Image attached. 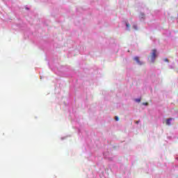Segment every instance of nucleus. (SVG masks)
Here are the masks:
<instances>
[{
  "label": "nucleus",
  "mask_w": 178,
  "mask_h": 178,
  "mask_svg": "<svg viewBox=\"0 0 178 178\" xmlns=\"http://www.w3.org/2000/svg\"><path fill=\"white\" fill-rule=\"evenodd\" d=\"M155 59H156V49H153L152 51V54H151V61L152 63L155 62Z\"/></svg>",
  "instance_id": "obj_1"
},
{
  "label": "nucleus",
  "mask_w": 178,
  "mask_h": 178,
  "mask_svg": "<svg viewBox=\"0 0 178 178\" xmlns=\"http://www.w3.org/2000/svg\"><path fill=\"white\" fill-rule=\"evenodd\" d=\"M134 60H135L136 62H137L138 65H143V63H141V61H140V58L138 56L134 57Z\"/></svg>",
  "instance_id": "obj_2"
},
{
  "label": "nucleus",
  "mask_w": 178,
  "mask_h": 178,
  "mask_svg": "<svg viewBox=\"0 0 178 178\" xmlns=\"http://www.w3.org/2000/svg\"><path fill=\"white\" fill-rule=\"evenodd\" d=\"M171 120H173V118L167 119L165 122V124H167V126H170L172 124V123L170 122Z\"/></svg>",
  "instance_id": "obj_3"
},
{
  "label": "nucleus",
  "mask_w": 178,
  "mask_h": 178,
  "mask_svg": "<svg viewBox=\"0 0 178 178\" xmlns=\"http://www.w3.org/2000/svg\"><path fill=\"white\" fill-rule=\"evenodd\" d=\"M136 102H141V99H136Z\"/></svg>",
  "instance_id": "obj_4"
},
{
  "label": "nucleus",
  "mask_w": 178,
  "mask_h": 178,
  "mask_svg": "<svg viewBox=\"0 0 178 178\" xmlns=\"http://www.w3.org/2000/svg\"><path fill=\"white\" fill-rule=\"evenodd\" d=\"M115 119L116 122H118V120H119V117L115 116Z\"/></svg>",
  "instance_id": "obj_5"
},
{
  "label": "nucleus",
  "mask_w": 178,
  "mask_h": 178,
  "mask_svg": "<svg viewBox=\"0 0 178 178\" xmlns=\"http://www.w3.org/2000/svg\"><path fill=\"white\" fill-rule=\"evenodd\" d=\"M130 24H129V23H127V29H129V28H130Z\"/></svg>",
  "instance_id": "obj_6"
},
{
  "label": "nucleus",
  "mask_w": 178,
  "mask_h": 178,
  "mask_svg": "<svg viewBox=\"0 0 178 178\" xmlns=\"http://www.w3.org/2000/svg\"><path fill=\"white\" fill-rule=\"evenodd\" d=\"M165 62H169V60L168 58L164 59Z\"/></svg>",
  "instance_id": "obj_7"
},
{
  "label": "nucleus",
  "mask_w": 178,
  "mask_h": 178,
  "mask_svg": "<svg viewBox=\"0 0 178 178\" xmlns=\"http://www.w3.org/2000/svg\"><path fill=\"white\" fill-rule=\"evenodd\" d=\"M133 27H134V29H135V30H137V26L135 25Z\"/></svg>",
  "instance_id": "obj_8"
},
{
  "label": "nucleus",
  "mask_w": 178,
  "mask_h": 178,
  "mask_svg": "<svg viewBox=\"0 0 178 178\" xmlns=\"http://www.w3.org/2000/svg\"><path fill=\"white\" fill-rule=\"evenodd\" d=\"M136 124H138L140 123V120L136 121Z\"/></svg>",
  "instance_id": "obj_9"
},
{
  "label": "nucleus",
  "mask_w": 178,
  "mask_h": 178,
  "mask_svg": "<svg viewBox=\"0 0 178 178\" xmlns=\"http://www.w3.org/2000/svg\"><path fill=\"white\" fill-rule=\"evenodd\" d=\"M143 105H148V102H146V103H143Z\"/></svg>",
  "instance_id": "obj_10"
}]
</instances>
